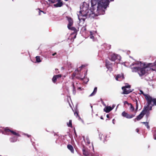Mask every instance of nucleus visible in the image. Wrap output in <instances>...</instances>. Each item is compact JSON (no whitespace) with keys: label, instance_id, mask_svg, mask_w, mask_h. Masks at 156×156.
Masks as SVG:
<instances>
[{"label":"nucleus","instance_id":"1","mask_svg":"<svg viewBox=\"0 0 156 156\" xmlns=\"http://www.w3.org/2000/svg\"><path fill=\"white\" fill-rule=\"evenodd\" d=\"M113 0H91V7L90 9L88 10V5L86 3H83L82 7L80 8V10L78 13V16L80 22L79 24L80 26H82L84 21L86 18V16L88 15L93 17L95 15H97L95 12L94 6L98 3V5L97 7V10L99 9L101 7L106 8L110 1H113Z\"/></svg>","mask_w":156,"mask_h":156},{"label":"nucleus","instance_id":"5","mask_svg":"<svg viewBox=\"0 0 156 156\" xmlns=\"http://www.w3.org/2000/svg\"><path fill=\"white\" fill-rule=\"evenodd\" d=\"M148 108L147 106L146 108H144V109L141 112L140 114L138 115L136 117L135 119V121L136 120L137 121H139L142 119L145 114L147 112V108Z\"/></svg>","mask_w":156,"mask_h":156},{"label":"nucleus","instance_id":"8","mask_svg":"<svg viewBox=\"0 0 156 156\" xmlns=\"http://www.w3.org/2000/svg\"><path fill=\"white\" fill-rule=\"evenodd\" d=\"M112 63L108 60H105V66L108 70L111 71L112 70Z\"/></svg>","mask_w":156,"mask_h":156},{"label":"nucleus","instance_id":"32","mask_svg":"<svg viewBox=\"0 0 156 156\" xmlns=\"http://www.w3.org/2000/svg\"><path fill=\"white\" fill-rule=\"evenodd\" d=\"M90 38H92V39H94V36H93V34H92V33L91 31H90Z\"/></svg>","mask_w":156,"mask_h":156},{"label":"nucleus","instance_id":"23","mask_svg":"<svg viewBox=\"0 0 156 156\" xmlns=\"http://www.w3.org/2000/svg\"><path fill=\"white\" fill-rule=\"evenodd\" d=\"M67 125L68 126L72 128V121L71 120H70L69 121V123H67Z\"/></svg>","mask_w":156,"mask_h":156},{"label":"nucleus","instance_id":"9","mask_svg":"<svg viewBox=\"0 0 156 156\" xmlns=\"http://www.w3.org/2000/svg\"><path fill=\"white\" fill-rule=\"evenodd\" d=\"M68 20L69 23L68 24V28L69 29H74V28L72 27L73 25V21L70 18H68Z\"/></svg>","mask_w":156,"mask_h":156},{"label":"nucleus","instance_id":"33","mask_svg":"<svg viewBox=\"0 0 156 156\" xmlns=\"http://www.w3.org/2000/svg\"><path fill=\"white\" fill-rule=\"evenodd\" d=\"M74 115H75L77 117H79V115L78 114V111H76L74 113Z\"/></svg>","mask_w":156,"mask_h":156},{"label":"nucleus","instance_id":"38","mask_svg":"<svg viewBox=\"0 0 156 156\" xmlns=\"http://www.w3.org/2000/svg\"><path fill=\"white\" fill-rule=\"evenodd\" d=\"M152 105H151V106L150 108V110H151L152 109Z\"/></svg>","mask_w":156,"mask_h":156},{"label":"nucleus","instance_id":"13","mask_svg":"<svg viewBox=\"0 0 156 156\" xmlns=\"http://www.w3.org/2000/svg\"><path fill=\"white\" fill-rule=\"evenodd\" d=\"M114 107H111V106H107L104 109V111L106 113L109 112L114 108Z\"/></svg>","mask_w":156,"mask_h":156},{"label":"nucleus","instance_id":"6","mask_svg":"<svg viewBox=\"0 0 156 156\" xmlns=\"http://www.w3.org/2000/svg\"><path fill=\"white\" fill-rule=\"evenodd\" d=\"M135 114H129L125 111H123L122 113V115L123 117L128 119H130L133 118L135 116Z\"/></svg>","mask_w":156,"mask_h":156},{"label":"nucleus","instance_id":"7","mask_svg":"<svg viewBox=\"0 0 156 156\" xmlns=\"http://www.w3.org/2000/svg\"><path fill=\"white\" fill-rule=\"evenodd\" d=\"M148 99V100L147 102L148 107L150 105H151L152 106H156V98H152L151 96L150 98Z\"/></svg>","mask_w":156,"mask_h":156},{"label":"nucleus","instance_id":"10","mask_svg":"<svg viewBox=\"0 0 156 156\" xmlns=\"http://www.w3.org/2000/svg\"><path fill=\"white\" fill-rule=\"evenodd\" d=\"M5 131L6 133H7L9 132H10L12 133L14 135H16L17 136H20V135L18 133H16L15 131L13 130H10L8 128H6L5 129Z\"/></svg>","mask_w":156,"mask_h":156},{"label":"nucleus","instance_id":"28","mask_svg":"<svg viewBox=\"0 0 156 156\" xmlns=\"http://www.w3.org/2000/svg\"><path fill=\"white\" fill-rule=\"evenodd\" d=\"M76 78L78 79H79V80H83L84 78V77H83V78H82L80 77H79V76H76Z\"/></svg>","mask_w":156,"mask_h":156},{"label":"nucleus","instance_id":"16","mask_svg":"<svg viewBox=\"0 0 156 156\" xmlns=\"http://www.w3.org/2000/svg\"><path fill=\"white\" fill-rule=\"evenodd\" d=\"M68 149L72 153H74V150L73 146L70 144H68L67 146Z\"/></svg>","mask_w":156,"mask_h":156},{"label":"nucleus","instance_id":"17","mask_svg":"<svg viewBox=\"0 0 156 156\" xmlns=\"http://www.w3.org/2000/svg\"><path fill=\"white\" fill-rule=\"evenodd\" d=\"M74 30L73 32L71 34V36L72 37H73V38L74 39L76 38V35L77 34V30Z\"/></svg>","mask_w":156,"mask_h":156},{"label":"nucleus","instance_id":"22","mask_svg":"<svg viewBox=\"0 0 156 156\" xmlns=\"http://www.w3.org/2000/svg\"><path fill=\"white\" fill-rule=\"evenodd\" d=\"M72 86L73 87V93L75 94L76 93V88L74 86V83H72Z\"/></svg>","mask_w":156,"mask_h":156},{"label":"nucleus","instance_id":"24","mask_svg":"<svg viewBox=\"0 0 156 156\" xmlns=\"http://www.w3.org/2000/svg\"><path fill=\"white\" fill-rule=\"evenodd\" d=\"M142 123L144 124L145 125V126H146L147 127V129H150V126L148 125V122H142Z\"/></svg>","mask_w":156,"mask_h":156},{"label":"nucleus","instance_id":"30","mask_svg":"<svg viewBox=\"0 0 156 156\" xmlns=\"http://www.w3.org/2000/svg\"><path fill=\"white\" fill-rule=\"evenodd\" d=\"M76 76V73H73L72 76V79H73Z\"/></svg>","mask_w":156,"mask_h":156},{"label":"nucleus","instance_id":"41","mask_svg":"<svg viewBox=\"0 0 156 156\" xmlns=\"http://www.w3.org/2000/svg\"><path fill=\"white\" fill-rule=\"evenodd\" d=\"M74 133H75V135H76V133L75 130V131H74Z\"/></svg>","mask_w":156,"mask_h":156},{"label":"nucleus","instance_id":"39","mask_svg":"<svg viewBox=\"0 0 156 156\" xmlns=\"http://www.w3.org/2000/svg\"><path fill=\"white\" fill-rule=\"evenodd\" d=\"M87 143L88 144H90V142L89 141H87Z\"/></svg>","mask_w":156,"mask_h":156},{"label":"nucleus","instance_id":"3","mask_svg":"<svg viewBox=\"0 0 156 156\" xmlns=\"http://www.w3.org/2000/svg\"><path fill=\"white\" fill-rule=\"evenodd\" d=\"M130 87L131 86L129 85L122 87V89L123 91L122 94H127L132 92L133 90L129 89Z\"/></svg>","mask_w":156,"mask_h":156},{"label":"nucleus","instance_id":"15","mask_svg":"<svg viewBox=\"0 0 156 156\" xmlns=\"http://www.w3.org/2000/svg\"><path fill=\"white\" fill-rule=\"evenodd\" d=\"M140 92L141 94H142L145 96V98L147 102L148 100V99L150 98L151 96L147 94H145L144 93L142 90H140Z\"/></svg>","mask_w":156,"mask_h":156},{"label":"nucleus","instance_id":"27","mask_svg":"<svg viewBox=\"0 0 156 156\" xmlns=\"http://www.w3.org/2000/svg\"><path fill=\"white\" fill-rule=\"evenodd\" d=\"M153 137L154 139L156 140V130H154L153 132Z\"/></svg>","mask_w":156,"mask_h":156},{"label":"nucleus","instance_id":"4","mask_svg":"<svg viewBox=\"0 0 156 156\" xmlns=\"http://www.w3.org/2000/svg\"><path fill=\"white\" fill-rule=\"evenodd\" d=\"M139 63L137 62L132 63L130 65V66L131 67V69H132V71L133 72H137L138 73L140 68L139 67Z\"/></svg>","mask_w":156,"mask_h":156},{"label":"nucleus","instance_id":"19","mask_svg":"<svg viewBox=\"0 0 156 156\" xmlns=\"http://www.w3.org/2000/svg\"><path fill=\"white\" fill-rule=\"evenodd\" d=\"M135 101H136V109H135V113H136V112L137 110H138V101H137V100L136 99L135 100Z\"/></svg>","mask_w":156,"mask_h":156},{"label":"nucleus","instance_id":"2","mask_svg":"<svg viewBox=\"0 0 156 156\" xmlns=\"http://www.w3.org/2000/svg\"><path fill=\"white\" fill-rule=\"evenodd\" d=\"M153 66L152 63H149L146 65H144V67L143 68H139L138 71V73L140 76H142L148 72V71L152 69L151 67Z\"/></svg>","mask_w":156,"mask_h":156},{"label":"nucleus","instance_id":"44","mask_svg":"<svg viewBox=\"0 0 156 156\" xmlns=\"http://www.w3.org/2000/svg\"><path fill=\"white\" fill-rule=\"evenodd\" d=\"M96 32H97V31H95V33H96Z\"/></svg>","mask_w":156,"mask_h":156},{"label":"nucleus","instance_id":"42","mask_svg":"<svg viewBox=\"0 0 156 156\" xmlns=\"http://www.w3.org/2000/svg\"><path fill=\"white\" fill-rule=\"evenodd\" d=\"M122 77L123 78V79H124V76L123 75H122Z\"/></svg>","mask_w":156,"mask_h":156},{"label":"nucleus","instance_id":"20","mask_svg":"<svg viewBox=\"0 0 156 156\" xmlns=\"http://www.w3.org/2000/svg\"><path fill=\"white\" fill-rule=\"evenodd\" d=\"M129 105H130V107L129 108V109L131 112H133L134 110V108L133 105L131 104H129Z\"/></svg>","mask_w":156,"mask_h":156},{"label":"nucleus","instance_id":"43","mask_svg":"<svg viewBox=\"0 0 156 156\" xmlns=\"http://www.w3.org/2000/svg\"><path fill=\"white\" fill-rule=\"evenodd\" d=\"M78 89H81V88H80V87H79V88H78Z\"/></svg>","mask_w":156,"mask_h":156},{"label":"nucleus","instance_id":"45","mask_svg":"<svg viewBox=\"0 0 156 156\" xmlns=\"http://www.w3.org/2000/svg\"><path fill=\"white\" fill-rule=\"evenodd\" d=\"M29 136H29V135H28V137H29Z\"/></svg>","mask_w":156,"mask_h":156},{"label":"nucleus","instance_id":"40","mask_svg":"<svg viewBox=\"0 0 156 156\" xmlns=\"http://www.w3.org/2000/svg\"><path fill=\"white\" fill-rule=\"evenodd\" d=\"M136 131H137V132H138L139 129H136Z\"/></svg>","mask_w":156,"mask_h":156},{"label":"nucleus","instance_id":"25","mask_svg":"<svg viewBox=\"0 0 156 156\" xmlns=\"http://www.w3.org/2000/svg\"><path fill=\"white\" fill-rule=\"evenodd\" d=\"M83 154L84 155L87 156L88 155L87 152L84 149L83 150Z\"/></svg>","mask_w":156,"mask_h":156},{"label":"nucleus","instance_id":"46","mask_svg":"<svg viewBox=\"0 0 156 156\" xmlns=\"http://www.w3.org/2000/svg\"><path fill=\"white\" fill-rule=\"evenodd\" d=\"M55 70H58V69H55Z\"/></svg>","mask_w":156,"mask_h":156},{"label":"nucleus","instance_id":"35","mask_svg":"<svg viewBox=\"0 0 156 156\" xmlns=\"http://www.w3.org/2000/svg\"><path fill=\"white\" fill-rule=\"evenodd\" d=\"M106 117H107V118H109V117H109V115L108 114H107V115H106Z\"/></svg>","mask_w":156,"mask_h":156},{"label":"nucleus","instance_id":"21","mask_svg":"<svg viewBox=\"0 0 156 156\" xmlns=\"http://www.w3.org/2000/svg\"><path fill=\"white\" fill-rule=\"evenodd\" d=\"M36 61L37 62H41L40 59V57L39 56H37L36 57Z\"/></svg>","mask_w":156,"mask_h":156},{"label":"nucleus","instance_id":"47","mask_svg":"<svg viewBox=\"0 0 156 156\" xmlns=\"http://www.w3.org/2000/svg\"><path fill=\"white\" fill-rule=\"evenodd\" d=\"M0 156H2L0 155Z\"/></svg>","mask_w":156,"mask_h":156},{"label":"nucleus","instance_id":"26","mask_svg":"<svg viewBox=\"0 0 156 156\" xmlns=\"http://www.w3.org/2000/svg\"><path fill=\"white\" fill-rule=\"evenodd\" d=\"M121 76H122L120 74H119L117 75L115 77L116 80H118V79L119 78H121Z\"/></svg>","mask_w":156,"mask_h":156},{"label":"nucleus","instance_id":"11","mask_svg":"<svg viewBox=\"0 0 156 156\" xmlns=\"http://www.w3.org/2000/svg\"><path fill=\"white\" fill-rule=\"evenodd\" d=\"M61 77L62 75L61 74H58L54 76L52 79L53 82L54 83H56L57 79L59 78H61Z\"/></svg>","mask_w":156,"mask_h":156},{"label":"nucleus","instance_id":"36","mask_svg":"<svg viewBox=\"0 0 156 156\" xmlns=\"http://www.w3.org/2000/svg\"><path fill=\"white\" fill-rule=\"evenodd\" d=\"M57 54L56 52H55V53L52 54L53 56H55V55H56Z\"/></svg>","mask_w":156,"mask_h":156},{"label":"nucleus","instance_id":"31","mask_svg":"<svg viewBox=\"0 0 156 156\" xmlns=\"http://www.w3.org/2000/svg\"><path fill=\"white\" fill-rule=\"evenodd\" d=\"M14 138V139L13 140V138H12L11 139V142H16V140H17V138Z\"/></svg>","mask_w":156,"mask_h":156},{"label":"nucleus","instance_id":"37","mask_svg":"<svg viewBox=\"0 0 156 156\" xmlns=\"http://www.w3.org/2000/svg\"><path fill=\"white\" fill-rule=\"evenodd\" d=\"M100 118H101V119H104V118H103V117H102V116H101V117Z\"/></svg>","mask_w":156,"mask_h":156},{"label":"nucleus","instance_id":"14","mask_svg":"<svg viewBox=\"0 0 156 156\" xmlns=\"http://www.w3.org/2000/svg\"><path fill=\"white\" fill-rule=\"evenodd\" d=\"M57 1L58 2L57 3L54 5L55 7H60L62 5V2L61 0H57Z\"/></svg>","mask_w":156,"mask_h":156},{"label":"nucleus","instance_id":"12","mask_svg":"<svg viewBox=\"0 0 156 156\" xmlns=\"http://www.w3.org/2000/svg\"><path fill=\"white\" fill-rule=\"evenodd\" d=\"M118 55L115 54H112L110 57V59L112 61H115L117 58Z\"/></svg>","mask_w":156,"mask_h":156},{"label":"nucleus","instance_id":"29","mask_svg":"<svg viewBox=\"0 0 156 156\" xmlns=\"http://www.w3.org/2000/svg\"><path fill=\"white\" fill-rule=\"evenodd\" d=\"M48 1L51 3H55L56 2L57 0H48Z\"/></svg>","mask_w":156,"mask_h":156},{"label":"nucleus","instance_id":"34","mask_svg":"<svg viewBox=\"0 0 156 156\" xmlns=\"http://www.w3.org/2000/svg\"><path fill=\"white\" fill-rule=\"evenodd\" d=\"M130 103H128V102L127 101H125L124 102V104H127L128 105H129V104Z\"/></svg>","mask_w":156,"mask_h":156},{"label":"nucleus","instance_id":"18","mask_svg":"<svg viewBox=\"0 0 156 156\" xmlns=\"http://www.w3.org/2000/svg\"><path fill=\"white\" fill-rule=\"evenodd\" d=\"M97 87H95L94 89L93 92L90 95V96H92L95 95L97 92Z\"/></svg>","mask_w":156,"mask_h":156}]
</instances>
